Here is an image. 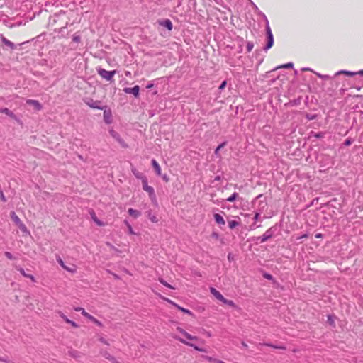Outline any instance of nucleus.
<instances>
[{
	"label": "nucleus",
	"mask_w": 363,
	"mask_h": 363,
	"mask_svg": "<svg viewBox=\"0 0 363 363\" xmlns=\"http://www.w3.org/2000/svg\"><path fill=\"white\" fill-rule=\"evenodd\" d=\"M160 24L167 28L169 30H172L173 25L169 19H166L164 21L160 22Z\"/></svg>",
	"instance_id": "nucleus-15"
},
{
	"label": "nucleus",
	"mask_w": 363,
	"mask_h": 363,
	"mask_svg": "<svg viewBox=\"0 0 363 363\" xmlns=\"http://www.w3.org/2000/svg\"><path fill=\"white\" fill-rule=\"evenodd\" d=\"M26 104L32 106L35 111H40L43 108L41 104L37 100L28 99Z\"/></svg>",
	"instance_id": "nucleus-6"
},
{
	"label": "nucleus",
	"mask_w": 363,
	"mask_h": 363,
	"mask_svg": "<svg viewBox=\"0 0 363 363\" xmlns=\"http://www.w3.org/2000/svg\"><path fill=\"white\" fill-rule=\"evenodd\" d=\"M343 73L346 74L348 76H352L354 74V73L350 72H343Z\"/></svg>",
	"instance_id": "nucleus-40"
},
{
	"label": "nucleus",
	"mask_w": 363,
	"mask_h": 363,
	"mask_svg": "<svg viewBox=\"0 0 363 363\" xmlns=\"http://www.w3.org/2000/svg\"><path fill=\"white\" fill-rule=\"evenodd\" d=\"M167 301L171 303L172 305H174L177 308H178L179 311H181L182 312L184 313H186V314H189V315H192V313L186 309V308H184L183 307H181L179 306V305H177V303H174L173 301H170V300H168Z\"/></svg>",
	"instance_id": "nucleus-13"
},
{
	"label": "nucleus",
	"mask_w": 363,
	"mask_h": 363,
	"mask_svg": "<svg viewBox=\"0 0 363 363\" xmlns=\"http://www.w3.org/2000/svg\"><path fill=\"white\" fill-rule=\"evenodd\" d=\"M125 223L128 226L129 233L132 234V235L135 234V232L133 231L131 225L130 224H128L127 222H125Z\"/></svg>",
	"instance_id": "nucleus-27"
},
{
	"label": "nucleus",
	"mask_w": 363,
	"mask_h": 363,
	"mask_svg": "<svg viewBox=\"0 0 363 363\" xmlns=\"http://www.w3.org/2000/svg\"><path fill=\"white\" fill-rule=\"evenodd\" d=\"M257 217H258V214H256L255 215V218H257Z\"/></svg>",
	"instance_id": "nucleus-57"
},
{
	"label": "nucleus",
	"mask_w": 363,
	"mask_h": 363,
	"mask_svg": "<svg viewBox=\"0 0 363 363\" xmlns=\"http://www.w3.org/2000/svg\"><path fill=\"white\" fill-rule=\"evenodd\" d=\"M3 112L5 113L6 114H8V115L10 114L9 110L8 108H6L3 110Z\"/></svg>",
	"instance_id": "nucleus-39"
},
{
	"label": "nucleus",
	"mask_w": 363,
	"mask_h": 363,
	"mask_svg": "<svg viewBox=\"0 0 363 363\" xmlns=\"http://www.w3.org/2000/svg\"><path fill=\"white\" fill-rule=\"evenodd\" d=\"M328 320L330 321V323L331 324H332V323H333V321L332 320V319H330V317H328Z\"/></svg>",
	"instance_id": "nucleus-53"
},
{
	"label": "nucleus",
	"mask_w": 363,
	"mask_h": 363,
	"mask_svg": "<svg viewBox=\"0 0 363 363\" xmlns=\"http://www.w3.org/2000/svg\"><path fill=\"white\" fill-rule=\"evenodd\" d=\"M98 74L104 79H106L107 81H111L113 76L115 75L116 71H107L104 69L99 68L97 70Z\"/></svg>",
	"instance_id": "nucleus-3"
},
{
	"label": "nucleus",
	"mask_w": 363,
	"mask_h": 363,
	"mask_svg": "<svg viewBox=\"0 0 363 363\" xmlns=\"http://www.w3.org/2000/svg\"><path fill=\"white\" fill-rule=\"evenodd\" d=\"M100 340H101V342H103L104 344H107L106 341L104 340V339L101 338Z\"/></svg>",
	"instance_id": "nucleus-48"
},
{
	"label": "nucleus",
	"mask_w": 363,
	"mask_h": 363,
	"mask_svg": "<svg viewBox=\"0 0 363 363\" xmlns=\"http://www.w3.org/2000/svg\"><path fill=\"white\" fill-rule=\"evenodd\" d=\"M163 179L165 181V182H168L169 181V179L167 178V177L166 175H164L163 177Z\"/></svg>",
	"instance_id": "nucleus-45"
},
{
	"label": "nucleus",
	"mask_w": 363,
	"mask_h": 363,
	"mask_svg": "<svg viewBox=\"0 0 363 363\" xmlns=\"http://www.w3.org/2000/svg\"><path fill=\"white\" fill-rule=\"evenodd\" d=\"M211 293L220 301L223 302L225 297L215 288H211Z\"/></svg>",
	"instance_id": "nucleus-8"
},
{
	"label": "nucleus",
	"mask_w": 363,
	"mask_h": 363,
	"mask_svg": "<svg viewBox=\"0 0 363 363\" xmlns=\"http://www.w3.org/2000/svg\"><path fill=\"white\" fill-rule=\"evenodd\" d=\"M83 308H81V307H77V308H74V311H78V312H82L83 311Z\"/></svg>",
	"instance_id": "nucleus-37"
},
{
	"label": "nucleus",
	"mask_w": 363,
	"mask_h": 363,
	"mask_svg": "<svg viewBox=\"0 0 363 363\" xmlns=\"http://www.w3.org/2000/svg\"><path fill=\"white\" fill-rule=\"evenodd\" d=\"M176 330L184 338L180 337V336H178V335H174L173 337L175 340L179 341L180 342H182V343H183V344H184L186 345H188V346H190V347H193L194 350H196L197 351L204 352L203 349L200 348L198 346H196V345H194V343L189 342H188L186 340H190V341H197L199 340L198 337L194 336V335L189 334V333H187L186 330H184L183 328H180V327H177Z\"/></svg>",
	"instance_id": "nucleus-1"
},
{
	"label": "nucleus",
	"mask_w": 363,
	"mask_h": 363,
	"mask_svg": "<svg viewBox=\"0 0 363 363\" xmlns=\"http://www.w3.org/2000/svg\"><path fill=\"white\" fill-rule=\"evenodd\" d=\"M132 172L133 174L138 179L142 180V178H146V177L142 175L138 171H137L135 169H133Z\"/></svg>",
	"instance_id": "nucleus-20"
},
{
	"label": "nucleus",
	"mask_w": 363,
	"mask_h": 363,
	"mask_svg": "<svg viewBox=\"0 0 363 363\" xmlns=\"http://www.w3.org/2000/svg\"><path fill=\"white\" fill-rule=\"evenodd\" d=\"M345 145L346 146H350L351 144H352V141L350 139H347L345 143H344Z\"/></svg>",
	"instance_id": "nucleus-32"
},
{
	"label": "nucleus",
	"mask_w": 363,
	"mask_h": 363,
	"mask_svg": "<svg viewBox=\"0 0 363 363\" xmlns=\"http://www.w3.org/2000/svg\"><path fill=\"white\" fill-rule=\"evenodd\" d=\"M238 198H239V194L236 192H234L231 196H230L229 197H228L226 199V201H228L229 202H233Z\"/></svg>",
	"instance_id": "nucleus-18"
},
{
	"label": "nucleus",
	"mask_w": 363,
	"mask_h": 363,
	"mask_svg": "<svg viewBox=\"0 0 363 363\" xmlns=\"http://www.w3.org/2000/svg\"><path fill=\"white\" fill-rule=\"evenodd\" d=\"M308 237V234H303L301 237H298L296 239L300 240V239H303V238H307Z\"/></svg>",
	"instance_id": "nucleus-35"
},
{
	"label": "nucleus",
	"mask_w": 363,
	"mask_h": 363,
	"mask_svg": "<svg viewBox=\"0 0 363 363\" xmlns=\"http://www.w3.org/2000/svg\"><path fill=\"white\" fill-rule=\"evenodd\" d=\"M139 91H140V87L138 85H136L133 88L127 87L123 89V91L125 94H132L134 95L135 97H138Z\"/></svg>",
	"instance_id": "nucleus-4"
},
{
	"label": "nucleus",
	"mask_w": 363,
	"mask_h": 363,
	"mask_svg": "<svg viewBox=\"0 0 363 363\" xmlns=\"http://www.w3.org/2000/svg\"><path fill=\"white\" fill-rule=\"evenodd\" d=\"M242 345L245 347H247V345L245 344V342H242Z\"/></svg>",
	"instance_id": "nucleus-54"
},
{
	"label": "nucleus",
	"mask_w": 363,
	"mask_h": 363,
	"mask_svg": "<svg viewBox=\"0 0 363 363\" xmlns=\"http://www.w3.org/2000/svg\"><path fill=\"white\" fill-rule=\"evenodd\" d=\"M89 213H90V216L91 217L92 220L97 225H99V226H104L105 225V223L104 222H102L98 219L94 210H90Z\"/></svg>",
	"instance_id": "nucleus-7"
},
{
	"label": "nucleus",
	"mask_w": 363,
	"mask_h": 363,
	"mask_svg": "<svg viewBox=\"0 0 363 363\" xmlns=\"http://www.w3.org/2000/svg\"><path fill=\"white\" fill-rule=\"evenodd\" d=\"M267 238H268V236L264 235V238L262 239L261 241L263 242L266 241Z\"/></svg>",
	"instance_id": "nucleus-44"
},
{
	"label": "nucleus",
	"mask_w": 363,
	"mask_h": 363,
	"mask_svg": "<svg viewBox=\"0 0 363 363\" xmlns=\"http://www.w3.org/2000/svg\"><path fill=\"white\" fill-rule=\"evenodd\" d=\"M240 225V223L236 220H229L228 221V225L230 229H233L235 227L238 226Z\"/></svg>",
	"instance_id": "nucleus-19"
},
{
	"label": "nucleus",
	"mask_w": 363,
	"mask_h": 363,
	"mask_svg": "<svg viewBox=\"0 0 363 363\" xmlns=\"http://www.w3.org/2000/svg\"><path fill=\"white\" fill-rule=\"evenodd\" d=\"M226 84H227L226 81H223V82L221 83V84L220 85V86H219V89H220V90H221V89H223L225 87Z\"/></svg>",
	"instance_id": "nucleus-31"
},
{
	"label": "nucleus",
	"mask_w": 363,
	"mask_h": 363,
	"mask_svg": "<svg viewBox=\"0 0 363 363\" xmlns=\"http://www.w3.org/2000/svg\"><path fill=\"white\" fill-rule=\"evenodd\" d=\"M215 362H216V363H225V362H223V361H222V360H215Z\"/></svg>",
	"instance_id": "nucleus-47"
},
{
	"label": "nucleus",
	"mask_w": 363,
	"mask_h": 363,
	"mask_svg": "<svg viewBox=\"0 0 363 363\" xmlns=\"http://www.w3.org/2000/svg\"><path fill=\"white\" fill-rule=\"evenodd\" d=\"M152 86H153V84H151L147 85V88L150 89V88H152Z\"/></svg>",
	"instance_id": "nucleus-50"
},
{
	"label": "nucleus",
	"mask_w": 363,
	"mask_h": 363,
	"mask_svg": "<svg viewBox=\"0 0 363 363\" xmlns=\"http://www.w3.org/2000/svg\"><path fill=\"white\" fill-rule=\"evenodd\" d=\"M275 348H279V349H283V350H285L286 348L284 347H282V346H280V347H274Z\"/></svg>",
	"instance_id": "nucleus-49"
},
{
	"label": "nucleus",
	"mask_w": 363,
	"mask_h": 363,
	"mask_svg": "<svg viewBox=\"0 0 363 363\" xmlns=\"http://www.w3.org/2000/svg\"><path fill=\"white\" fill-rule=\"evenodd\" d=\"M1 200H2V201H6L5 196H4V195L3 194V193H1Z\"/></svg>",
	"instance_id": "nucleus-42"
},
{
	"label": "nucleus",
	"mask_w": 363,
	"mask_h": 363,
	"mask_svg": "<svg viewBox=\"0 0 363 363\" xmlns=\"http://www.w3.org/2000/svg\"><path fill=\"white\" fill-rule=\"evenodd\" d=\"M109 133H110V135H111L113 138H115L117 141H118L120 143H122L123 140H122V139L121 138L120 135H119L116 131H115L113 129H111V130H109Z\"/></svg>",
	"instance_id": "nucleus-16"
},
{
	"label": "nucleus",
	"mask_w": 363,
	"mask_h": 363,
	"mask_svg": "<svg viewBox=\"0 0 363 363\" xmlns=\"http://www.w3.org/2000/svg\"><path fill=\"white\" fill-rule=\"evenodd\" d=\"M215 221L218 225H224L225 224V220L221 215L219 213H215L213 215Z\"/></svg>",
	"instance_id": "nucleus-11"
},
{
	"label": "nucleus",
	"mask_w": 363,
	"mask_h": 363,
	"mask_svg": "<svg viewBox=\"0 0 363 363\" xmlns=\"http://www.w3.org/2000/svg\"><path fill=\"white\" fill-rule=\"evenodd\" d=\"M86 318L87 319H89V320L92 321V322H93V321L94 320V319H95V318H94L93 315H90L89 313L87 315V316H86Z\"/></svg>",
	"instance_id": "nucleus-34"
},
{
	"label": "nucleus",
	"mask_w": 363,
	"mask_h": 363,
	"mask_svg": "<svg viewBox=\"0 0 363 363\" xmlns=\"http://www.w3.org/2000/svg\"><path fill=\"white\" fill-rule=\"evenodd\" d=\"M5 256L8 259H13V257L12 254L11 252H5Z\"/></svg>",
	"instance_id": "nucleus-29"
},
{
	"label": "nucleus",
	"mask_w": 363,
	"mask_h": 363,
	"mask_svg": "<svg viewBox=\"0 0 363 363\" xmlns=\"http://www.w3.org/2000/svg\"><path fill=\"white\" fill-rule=\"evenodd\" d=\"M361 73H363V71H362Z\"/></svg>",
	"instance_id": "nucleus-58"
},
{
	"label": "nucleus",
	"mask_w": 363,
	"mask_h": 363,
	"mask_svg": "<svg viewBox=\"0 0 363 363\" xmlns=\"http://www.w3.org/2000/svg\"><path fill=\"white\" fill-rule=\"evenodd\" d=\"M152 165L153 168L155 169L157 174L160 176L162 174V169H161V167H160V164H158V162L155 160H152Z\"/></svg>",
	"instance_id": "nucleus-12"
},
{
	"label": "nucleus",
	"mask_w": 363,
	"mask_h": 363,
	"mask_svg": "<svg viewBox=\"0 0 363 363\" xmlns=\"http://www.w3.org/2000/svg\"><path fill=\"white\" fill-rule=\"evenodd\" d=\"M94 323H95L96 325H97L98 326H102V323L98 320L96 318L94 319V320L93 321Z\"/></svg>",
	"instance_id": "nucleus-33"
},
{
	"label": "nucleus",
	"mask_w": 363,
	"mask_h": 363,
	"mask_svg": "<svg viewBox=\"0 0 363 363\" xmlns=\"http://www.w3.org/2000/svg\"><path fill=\"white\" fill-rule=\"evenodd\" d=\"M130 73L129 72H126V75H129Z\"/></svg>",
	"instance_id": "nucleus-55"
},
{
	"label": "nucleus",
	"mask_w": 363,
	"mask_h": 363,
	"mask_svg": "<svg viewBox=\"0 0 363 363\" xmlns=\"http://www.w3.org/2000/svg\"><path fill=\"white\" fill-rule=\"evenodd\" d=\"M206 335H207L208 337H211V333H209V332H206Z\"/></svg>",
	"instance_id": "nucleus-51"
},
{
	"label": "nucleus",
	"mask_w": 363,
	"mask_h": 363,
	"mask_svg": "<svg viewBox=\"0 0 363 363\" xmlns=\"http://www.w3.org/2000/svg\"><path fill=\"white\" fill-rule=\"evenodd\" d=\"M150 220L152 222V223H157L158 221L157 217L155 216H150Z\"/></svg>",
	"instance_id": "nucleus-30"
},
{
	"label": "nucleus",
	"mask_w": 363,
	"mask_h": 363,
	"mask_svg": "<svg viewBox=\"0 0 363 363\" xmlns=\"http://www.w3.org/2000/svg\"><path fill=\"white\" fill-rule=\"evenodd\" d=\"M225 145H226V143H225V142H224V143H223L220 144V145L216 147V150H215V154H216V155H219V151H220V149H221V148H223Z\"/></svg>",
	"instance_id": "nucleus-22"
},
{
	"label": "nucleus",
	"mask_w": 363,
	"mask_h": 363,
	"mask_svg": "<svg viewBox=\"0 0 363 363\" xmlns=\"http://www.w3.org/2000/svg\"><path fill=\"white\" fill-rule=\"evenodd\" d=\"M128 213L130 216H133L135 218H136L140 216V213L138 211L135 210L133 208H129Z\"/></svg>",
	"instance_id": "nucleus-17"
},
{
	"label": "nucleus",
	"mask_w": 363,
	"mask_h": 363,
	"mask_svg": "<svg viewBox=\"0 0 363 363\" xmlns=\"http://www.w3.org/2000/svg\"><path fill=\"white\" fill-rule=\"evenodd\" d=\"M160 282L163 284L164 286L169 288V289H174V288L170 285L169 284H168L167 281H165L164 279H160Z\"/></svg>",
	"instance_id": "nucleus-24"
},
{
	"label": "nucleus",
	"mask_w": 363,
	"mask_h": 363,
	"mask_svg": "<svg viewBox=\"0 0 363 363\" xmlns=\"http://www.w3.org/2000/svg\"><path fill=\"white\" fill-rule=\"evenodd\" d=\"M253 48H254V44H253V43H252V42H248V43H247L246 48H247V52H251V51H252V50L253 49Z\"/></svg>",
	"instance_id": "nucleus-25"
},
{
	"label": "nucleus",
	"mask_w": 363,
	"mask_h": 363,
	"mask_svg": "<svg viewBox=\"0 0 363 363\" xmlns=\"http://www.w3.org/2000/svg\"><path fill=\"white\" fill-rule=\"evenodd\" d=\"M17 226L23 233H28L27 227L23 222L21 224L18 225Z\"/></svg>",
	"instance_id": "nucleus-21"
},
{
	"label": "nucleus",
	"mask_w": 363,
	"mask_h": 363,
	"mask_svg": "<svg viewBox=\"0 0 363 363\" xmlns=\"http://www.w3.org/2000/svg\"><path fill=\"white\" fill-rule=\"evenodd\" d=\"M267 33L268 41H267V45L266 46V48L269 49L270 48L272 47V45L274 44V38H273V35H272V30L269 26H267Z\"/></svg>",
	"instance_id": "nucleus-5"
},
{
	"label": "nucleus",
	"mask_w": 363,
	"mask_h": 363,
	"mask_svg": "<svg viewBox=\"0 0 363 363\" xmlns=\"http://www.w3.org/2000/svg\"><path fill=\"white\" fill-rule=\"evenodd\" d=\"M293 64L292 63H287L285 65H280L277 67V69H281V68H290L292 67Z\"/></svg>",
	"instance_id": "nucleus-26"
},
{
	"label": "nucleus",
	"mask_w": 363,
	"mask_h": 363,
	"mask_svg": "<svg viewBox=\"0 0 363 363\" xmlns=\"http://www.w3.org/2000/svg\"><path fill=\"white\" fill-rule=\"evenodd\" d=\"M315 238H318V239H320V238H323V234L322 233H317L315 234Z\"/></svg>",
	"instance_id": "nucleus-36"
},
{
	"label": "nucleus",
	"mask_w": 363,
	"mask_h": 363,
	"mask_svg": "<svg viewBox=\"0 0 363 363\" xmlns=\"http://www.w3.org/2000/svg\"><path fill=\"white\" fill-rule=\"evenodd\" d=\"M223 303L226 304V305H228V306H229L235 307L234 302L233 301H231V300L226 299L225 298H224Z\"/></svg>",
	"instance_id": "nucleus-23"
},
{
	"label": "nucleus",
	"mask_w": 363,
	"mask_h": 363,
	"mask_svg": "<svg viewBox=\"0 0 363 363\" xmlns=\"http://www.w3.org/2000/svg\"><path fill=\"white\" fill-rule=\"evenodd\" d=\"M59 264L61 265V267L63 268V269H67V266L64 264L63 261L62 260L61 258H59L57 259Z\"/></svg>",
	"instance_id": "nucleus-28"
},
{
	"label": "nucleus",
	"mask_w": 363,
	"mask_h": 363,
	"mask_svg": "<svg viewBox=\"0 0 363 363\" xmlns=\"http://www.w3.org/2000/svg\"><path fill=\"white\" fill-rule=\"evenodd\" d=\"M60 316L67 323L70 324L73 328H78L79 325L74 322L69 320L66 315H65L62 313H60Z\"/></svg>",
	"instance_id": "nucleus-10"
},
{
	"label": "nucleus",
	"mask_w": 363,
	"mask_h": 363,
	"mask_svg": "<svg viewBox=\"0 0 363 363\" xmlns=\"http://www.w3.org/2000/svg\"><path fill=\"white\" fill-rule=\"evenodd\" d=\"M65 270L68 271V272H74V270H72L70 268H69L68 267H67V269H65Z\"/></svg>",
	"instance_id": "nucleus-43"
},
{
	"label": "nucleus",
	"mask_w": 363,
	"mask_h": 363,
	"mask_svg": "<svg viewBox=\"0 0 363 363\" xmlns=\"http://www.w3.org/2000/svg\"><path fill=\"white\" fill-rule=\"evenodd\" d=\"M316 137L319 138V137H320V135L318 134V135H316Z\"/></svg>",
	"instance_id": "nucleus-56"
},
{
	"label": "nucleus",
	"mask_w": 363,
	"mask_h": 363,
	"mask_svg": "<svg viewBox=\"0 0 363 363\" xmlns=\"http://www.w3.org/2000/svg\"><path fill=\"white\" fill-rule=\"evenodd\" d=\"M81 313L84 316V317H86L87 315L89 314L84 309H83V311L81 312Z\"/></svg>",
	"instance_id": "nucleus-38"
},
{
	"label": "nucleus",
	"mask_w": 363,
	"mask_h": 363,
	"mask_svg": "<svg viewBox=\"0 0 363 363\" xmlns=\"http://www.w3.org/2000/svg\"><path fill=\"white\" fill-rule=\"evenodd\" d=\"M206 359L208 361H213L216 360V359H213L211 357H206Z\"/></svg>",
	"instance_id": "nucleus-41"
},
{
	"label": "nucleus",
	"mask_w": 363,
	"mask_h": 363,
	"mask_svg": "<svg viewBox=\"0 0 363 363\" xmlns=\"http://www.w3.org/2000/svg\"><path fill=\"white\" fill-rule=\"evenodd\" d=\"M16 269L24 277L30 279L33 282L36 281L35 277L31 274L26 273L25 270L23 268L17 267Z\"/></svg>",
	"instance_id": "nucleus-9"
},
{
	"label": "nucleus",
	"mask_w": 363,
	"mask_h": 363,
	"mask_svg": "<svg viewBox=\"0 0 363 363\" xmlns=\"http://www.w3.org/2000/svg\"><path fill=\"white\" fill-rule=\"evenodd\" d=\"M265 277H266L267 279H272V276H271V275H269V274H267V275H265Z\"/></svg>",
	"instance_id": "nucleus-46"
},
{
	"label": "nucleus",
	"mask_w": 363,
	"mask_h": 363,
	"mask_svg": "<svg viewBox=\"0 0 363 363\" xmlns=\"http://www.w3.org/2000/svg\"><path fill=\"white\" fill-rule=\"evenodd\" d=\"M11 218L12 220L15 223L16 225L21 224L22 223L20 218L16 215V213L14 211H11Z\"/></svg>",
	"instance_id": "nucleus-14"
},
{
	"label": "nucleus",
	"mask_w": 363,
	"mask_h": 363,
	"mask_svg": "<svg viewBox=\"0 0 363 363\" xmlns=\"http://www.w3.org/2000/svg\"><path fill=\"white\" fill-rule=\"evenodd\" d=\"M328 320L330 321V323L331 324H332V323H333V321L332 320V319H330V317H328Z\"/></svg>",
	"instance_id": "nucleus-52"
},
{
	"label": "nucleus",
	"mask_w": 363,
	"mask_h": 363,
	"mask_svg": "<svg viewBox=\"0 0 363 363\" xmlns=\"http://www.w3.org/2000/svg\"><path fill=\"white\" fill-rule=\"evenodd\" d=\"M143 189L145 191L151 199H155V190L153 187L150 186L147 184V178H142Z\"/></svg>",
	"instance_id": "nucleus-2"
}]
</instances>
